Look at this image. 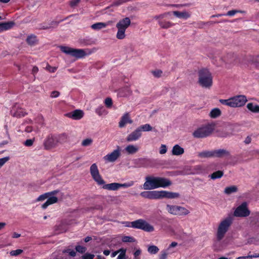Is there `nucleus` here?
<instances>
[{
  "label": "nucleus",
  "mask_w": 259,
  "mask_h": 259,
  "mask_svg": "<svg viewBox=\"0 0 259 259\" xmlns=\"http://www.w3.org/2000/svg\"><path fill=\"white\" fill-rule=\"evenodd\" d=\"M26 42L30 46L35 45L37 42L36 36L32 34L29 35L26 39Z\"/></svg>",
  "instance_id": "nucleus-35"
},
{
  "label": "nucleus",
  "mask_w": 259,
  "mask_h": 259,
  "mask_svg": "<svg viewBox=\"0 0 259 259\" xmlns=\"http://www.w3.org/2000/svg\"><path fill=\"white\" fill-rule=\"evenodd\" d=\"M151 191H144L140 193V195L144 198L150 199Z\"/></svg>",
  "instance_id": "nucleus-50"
},
{
  "label": "nucleus",
  "mask_w": 259,
  "mask_h": 259,
  "mask_svg": "<svg viewBox=\"0 0 259 259\" xmlns=\"http://www.w3.org/2000/svg\"><path fill=\"white\" fill-rule=\"evenodd\" d=\"M83 116V112L81 110H75L72 112L69 115V117L74 120H79L81 119Z\"/></svg>",
  "instance_id": "nucleus-21"
},
{
  "label": "nucleus",
  "mask_w": 259,
  "mask_h": 259,
  "mask_svg": "<svg viewBox=\"0 0 259 259\" xmlns=\"http://www.w3.org/2000/svg\"><path fill=\"white\" fill-rule=\"evenodd\" d=\"M120 252L117 259H125V250L121 249Z\"/></svg>",
  "instance_id": "nucleus-58"
},
{
  "label": "nucleus",
  "mask_w": 259,
  "mask_h": 259,
  "mask_svg": "<svg viewBox=\"0 0 259 259\" xmlns=\"http://www.w3.org/2000/svg\"><path fill=\"white\" fill-rule=\"evenodd\" d=\"M198 156L200 158L214 157L213 151H203L198 153Z\"/></svg>",
  "instance_id": "nucleus-30"
},
{
  "label": "nucleus",
  "mask_w": 259,
  "mask_h": 259,
  "mask_svg": "<svg viewBox=\"0 0 259 259\" xmlns=\"http://www.w3.org/2000/svg\"><path fill=\"white\" fill-rule=\"evenodd\" d=\"M132 91L128 87L121 88L118 91V95L121 97H126L130 96L132 94Z\"/></svg>",
  "instance_id": "nucleus-19"
},
{
  "label": "nucleus",
  "mask_w": 259,
  "mask_h": 259,
  "mask_svg": "<svg viewBox=\"0 0 259 259\" xmlns=\"http://www.w3.org/2000/svg\"><path fill=\"white\" fill-rule=\"evenodd\" d=\"M167 251V250L162 251L159 255V259H166L168 255Z\"/></svg>",
  "instance_id": "nucleus-53"
},
{
  "label": "nucleus",
  "mask_w": 259,
  "mask_h": 259,
  "mask_svg": "<svg viewBox=\"0 0 259 259\" xmlns=\"http://www.w3.org/2000/svg\"><path fill=\"white\" fill-rule=\"evenodd\" d=\"M57 201L58 198L56 197L51 196V197H48V199L47 200V201L42 205L41 207L43 209H46L50 205L55 203L57 202Z\"/></svg>",
  "instance_id": "nucleus-25"
},
{
  "label": "nucleus",
  "mask_w": 259,
  "mask_h": 259,
  "mask_svg": "<svg viewBox=\"0 0 259 259\" xmlns=\"http://www.w3.org/2000/svg\"><path fill=\"white\" fill-rule=\"evenodd\" d=\"M23 250L19 249L15 250H12L10 254L12 256H17L23 252Z\"/></svg>",
  "instance_id": "nucleus-48"
},
{
  "label": "nucleus",
  "mask_w": 259,
  "mask_h": 259,
  "mask_svg": "<svg viewBox=\"0 0 259 259\" xmlns=\"http://www.w3.org/2000/svg\"><path fill=\"white\" fill-rule=\"evenodd\" d=\"M75 249L76 251L79 253H84L87 250V248L85 247L80 245H77L75 247Z\"/></svg>",
  "instance_id": "nucleus-52"
},
{
  "label": "nucleus",
  "mask_w": 259,
  "mask_h": 259,
  "mask_svg": "<svg viewBox=\"0 0 259 259\" xmlns=\"http://www.w3.org/2000/svg\"><path fill=\"white\" fill-rule=\"evenodd\" d=\"M122 241L124 242H133L135 241V239L132 237L125 236L122 237Z\"/></svg>",
  "instance_id": "nucleus-47"
},
{
  "label": "nucleus",
  "mask_w": 259,
  "mask_h": 259,
  "mask_svg": "<svg viewBox=\"0 0 259 259\" xmlns=\"http://www.w3.org/2000/svg\"><path fill=\"white\" fill-rule=\"evenodd\" d=\"M48 193H44L42 195H40L37 199L36 201H44L47 198H48L49 196L48 194Z\"/></svg>",
  "instance_id": "nucleus-49"
},
{
  "label": "nucleus",
  "mask_w": 259,
  "mask_h": 259,
  "mask_svg": "<svg viewBox=\"0 0 259 259\" xmlns=\"http://www.w3.org/2000/svg\"><path fill=\"white\" fill-rule=\"evenodd\" d=\"M44 145L46 149L54 148L58 145L56 135H49L45 140Z\"/></svg>",
  "instance_id": "nucleus-13"
},
{
  "label": "nucleus",
  "mask_w": 259,
  "mask_h": 259,
  "mask_svg": "<svg viewBox=\"0 0 259 259\" xmlns=\"http://www.w3.org/2000/svg\"><path fill=\"white\" fill-rule=\"evenodd\" d=\"M172 13L176 17L184 19H187L191 16L190 14L186 11L182 12L176 11H174Z\"/></svg>",
  "instance_id": "nucleus-18"
},
{
  "label": "nucleus",
  "mask_w": 259,
  "mask_h": 259,
  "mask_svg": "<svg viewBox=\"0 0 259 259\" xmlns=\"http://www.w3.org/2000/svg\"><path fill=\"white\" fill-rule=\"evenodd\" d=\"M152 74L156 77H159L161 76L162 72L160 70H156L152 71Z\"/></svg>",
  "instance_id": "nucleus-54"
},
{
  "label": "nucleus",
  "mask_w": 259,
  "mask_h": 259,
  "mask_svg": "<svg viewBox=\"0 0 259 259\" xmlns=\"http://www.w3.org/2000/svg\"><path fill=\"white\" fill-rule=\"evenodd\" d=\"M138 128L140 130L141 133H142V131L149 132L152 131V126L149 124H145L139 126Z\"/></svg>",
  "instance_id": "nucleus-40"
},
{
  "label": "nucleus",
  "mask_w": 259,
  "mask_h": 259,
  "mask_svg": "<svg viewBox=\"0 0 259 259\" xmlns=\"http://www.w3.org/2000/svg\"><path fill=\"white\" fill-rule=\"evenodd\" d=\"M133 120L130 117L128 113H124L121 117L120 120L119 122V126L120 128L123 127L127 123L132 124Z\"/></svg>",
  "instance_id": "nucleus-17"
},
{
  "label": "nucleus",
  "mask_w": 259,
  "mask_h": 259,
  "mask_svg": "<svg viewBox=\"0 0 259 259\" xmlns=\"http://www.w3.org/2000/svg\"><path fill=\"white\" fill-rule=\"evenodd\" d=\"M125 150L128 154H134L138 151L139 148L134 145H129L125 148Z\"/></svg>",
  "instance_id": "nucleus-27"
},
{
  "label": "nucleus",
  "mask_w": 259,
  "mask_h": 259,
  "mask_svg": "<svg viewBox=\"0 0 259 259\" xmlns=\"http://www.w3.org/2000/svg\"><path fill=\"white\" fill-rule=\"evenodd\" d=\"M46 70L49 71L50 72H55L57 70V67H52L50 65H47L46 67Z\"/></svg>",
  "instance_id": "nucleus-59"
},
{
  "label": "nucleus",
  "mask_w": 259,
  "mask_h": 259,
  "mask_svg": "<svg viewBox=\"0 0 259 259\" xmlns=\"http://www.w3.org/2000/svg\"><path fill=\"white\" fill-rule=\"evenodd\" d=\"M213 130V126L208 124L195 130L193 133V136L196 138H204L210 135Z\"/></svg>",
  "instance_id": "nucleus-6"
},
{
  "label": "nucleus",
  "mask_w": 259,
  "mask_h": 259,
  "mask_svg": "<svg viewBox=\"0 0 259 259\" xmlns=\"http://www.w3.org/2000/svg\"><path fill=\"white\" fill-rule=\"evenodd\" d=\"M33 142H34V140H32V139H28L27 140L25 143H24V145L26 146H31L32 145L33 143Z\"/></svg>",
  "instance_id": "nucleus-61"
},
{
  "label": "nucleus",
  "mask_w": 259,
  "mask_h": 259,
  "mask_svg": "<svg viewBox=\"0 0 259 259\" xmlns=\"http://www.w3.org/2000/svg\"><path fill=\"white\" fill-rule=\"evenodd\" d=\"M141 136L142 133H141L140 130L137 127L135 130L127 135L126 140L128 142L136 141L138 140Z\"/></svg>",
  "instance_id": "nucleus-15"
},
{
  "label": "nucleus",
  "mask_w": 259,
  "mask_h": 259,
  "mask_svg": "<svg viewBox=\"0 0 259 259\" xmlns=\"http://www.w3.org/2000/svg\"><path fill=\"white\" fill-rule=\"evenodd\" d=\"M159 248L155 245H150L148 247V251L149 253L152 254H156L158 251Z\"/></svg>",
  "instance_id": "nucleus-42"
},
{
  "label": "nucleus",
  "mask_w": 259,
  "mask_h": 259,
  "mask_svg": "<svg viewBox=\"0 0 259 259\" xmlns=\"http://www.w3.org/2000/svg\"><path fill=\"white\" fill-rule=\"evenodd\" d=\"M238 12V11H237L236 10L229 11H228L227 12L226 15L230 16H234L235 14H236Z\"/></svg>",
  "instance_id": "nucleus-63"
},
{
  "label": "nucleus",
  "mask_w": 259,
  "mask_h": 259,
  "mask_svg": "<svg viewBox=\"0 0 259 259\" xmlns=\"http://www.w3.org/2000/svg\"><path fill=\"white\" fill-rule=\"evenodd\" d=\"M80 1V0H71L70 5L71 7H75L79 4Z\"/></svg>",
  "instance_id": "nucleus-60"
},
{
  "label": "nucleus",
  "mask_w": 259,
  "mask_h": 259,
  "mask_svg": "<svg viewBox=\"0 0 259 259\" xmlns=\"http://www.w3.org/2000/svg\"><path fill=\"white\" fill-rule=\"evenodd\" d=\"M247 108L250 111L254 112V113H258L259 112V106L256 104H254L252 103H249L247 105Z\"/></svg>",
  "instance_id": "nucleus-34"
},
{
  "label": "nucleus",
  "mask_w": 259,
  "mask_h": 259,
  "mask_svg": "<svg viewBox=\"0 0 259 259\" xmlns=\"http://www.w3.org/2000/svg\"><path fill=\"white\" fill-rule=\"evenodd\" d=\"M95 255L94 254L87 253H85L82 256V259H93Z\"/></svg>",
  "instance_id": "nucleus-57"
},
{
  "label": "nucleus",
  "mask_w": 259,
  "mask_h": 259,
  "mask_svg": "<svg viewBox=\"0 0 259 259\" xmlns=\"http://www.w3.org/2000/svg\"><path fill=\"white\" fill-rule=\"evenodd\" d=\"M95 112L99 116L106 115L108 113V112L103 106H99L98 107H97L95 110Z\"/></svg>",
  "instance_id": "nucleus-37"
},
{
  "label": "nucleus",
  "mask_w": 259,
  "mask_h": 259,
  "mask_svg": "<svg viewBox=\"0 0 259 259\" xmlns=\"http://www.w3.org/2000/svg\"><path fill=\"white\" fill-rule=\"evenodd\" d=\"M221 114V111L219 108H214L210 112L209 115L211 118H215L219 117Z\"/></svg>",
  "instance_id": "nucleus-39"
},
{
  "label": "nucleus",
  "mask_w": 259,
  "mask_h": 259,
  "mask_svg": "<svg viewBox=\"0 0 259 259\" xmlns=\"http://www.w3.org/2000/svg\"><path fill=\"white\" fill-rule=\"evenodd\" d=\"M134 184V181H130L128 182H127V183H123V184H120V183H118V187H119V189L120 188H121V187H123V188H128V187H130L131 186H133Z\"/></svg>",
  "instance_id": "nucleus-45"
},
{
  "label": "nucleus",
  "mask_w": 259,
  "mask_h": 259,
  "mask_svg": "<svg viewBox=\"0 0 259 259\" xmlns=\"http://www.w3.org/2000/svg\"><path fill=\"white\" fill-rule=\"evenodd\" d=\"M121 155V149L119 146L113 150L112 152L108 153L105 156L103 159L106 162H115Z\"/></svg>",
  "instance_id": "nucleus-10"
},
{
  "label": "nucleus",
  "mask_w": 259,
  "mask_h": 259,
  "mask_svg": "<svg viewBox=\"0 0 259 259\" xmlns=\"http://www.w3.org/2000/svg\"><path fill=\"white\" fill-rule=\"evenodd\" d=\"M144 221L145 220H142V219H139L135 221L128 223V224H130L131 225H126V226L128 227H131L134 228L141 229V228L142 226V225H145Z\"/></svg>",
  "instance_id": "nucleus-22"
},
{
  "label": "nucleus",
  "mask_w": 259,
  "mask_h": 259,
  "mask_svg": "<svg viewBox=\"0 0 259 259\" xmlns=\"http://www.w3.org/2000/svg\"><path fill=\"white\" fill-rule=\"evenodd\" d=\"M102 185V188L104 189L110 190V191H116L119 189L118 183H112L110 184H105V183Z\"/></svg>",
  "instance_id": "nucleus-24"
},
{
  "label": "nucleus",
  "mask_w": 259,
  "mask_h": 259,
  "mask_svg": "<svg viewBox=\"0 0 259 259\" xmlns=\"http://www.w3.org/2000/svg\"><path fill=\"white\" fill-rule=\"evenodd\" d=\"M219 101L223 105L232 107L231 98L228 99H220Z\"/></svg>",
  "instance_id": "nucleus-43"
},
{
  "label": "nucleus",
  "mask_w": 259,
  "mask_h": 259,
  "mask_svg": "<svg viewBox=\"0 0 259 259\" xmlns=\"http://www.w3.org/2000/svg\"><path fill=\"white\" fill-rule=\"evenodd\" d=\"M198 83L202 88L209 89L212 84V77L210 72L206 69L198 72Z\"/></svg>",
  "instance_id": "nucleus-2"
},
{
  "label": "nucleus",
  "mask_w": 259,
  "mask_h": 259,
  "mask_svg": "<svg viewBox=\"0 0 259 259\" xmlns=\"http://www.w3.org/2000/svg\"><path fill=\"white\" fill-rule=\"evenodd\" d=\"M93 140L91 138H87L84 139L81 142V146L87 147L91 145L93 143Z\"/></svg>",
  "instance_id": "nucleus-44"
},
{
  "label": "nucleus",
  "mask_w": 259,
  "mask_h": 259,
  "mask_svg": "<svg viewBox=\"0 0 259 259\" xmlns=\"http://www.w3.org/2000/svg\"><path fill=\"white\" fill-rule=\"evenodd\" d=\"M3 25V30H7L12 27L13 25V23H1Z\"/></svg>",
  "instance_id": "nucleus-51"
},
{
  "label": "nucleus",
  "mask_w": 259,
  "mask_h": 259,
  "mask_svg": "<svg viewBox=\"0 0 259 259\" xmlns=\"http://www.w3.org/2000/svg\"><path fill=\"white\" fill-rule=\"evenodd\" d=\"M232 108L242 107L247 101L244 95H238L231 98Z\"/></svg>",
  "instance_id": "nucleus-14"
},
{
  "label": "nucleus",
  "mask_w": 259,
  "mask_h": 259,
  "mask_svg": "<svg viewBox=\"0 0 259 259\" xmlns=\"http://www.w3.org/2000/svg\"><path fill=\"white\" fill-rule=\"evenodd\" d=\"M213 154L214 155V157H220L223 155L227 154L228 152L224 149H219L213 151Z\"/></svg>",
  "instance_id": "nucleus-36"
},
{
  "label": "nucleus",
  "mask_w": 259,
  "mask_h": 259,
  "mask_svg": "<svg viewBox=\"0 0 259 259\" xmlns=\"http://www.w3.org/2000/svg\"><path fill=\"white\" fill-rule=\"evenodd\" d=\"M57 142L59 144H62L68 141V136L65 133H63L58 135H56Z\"/></svg>",
  "instance_id": "nucleus-28"
},
{
  "label": "nucleus",
  "mask_w": 259,
  "mask_h": 259,
  "mask_svg": "<svg viewBox=\"0 0 259 259\" xmlns=\"http://www.w3.org/2000/svg\"><path fill=\"white\" fill-rule=\"evenodd\" d=\"M90 171L92 178L98 185H102L105 184V181L100 174L99 170L96 163H93L91 165Z\"/></svg>",
  "instance_id": "nucleus-8"
},
{
  "label": "nucleus",
  "mask_w": 259,
  "mask_h": 259,
  "mask_svg": "<svg viewBox=\"0 0 259 259\" xmlns=\"http://www.w3.org/2000/svg\"><path fill=\"white\" fill-rule=\"evenodd\" d=\"M205 168L201 165H197L194 166H188L185 169L186 175H200L205 172Z\"/></svg>",
  "instance_id": "nucleus-12"
},
{
  "label": "nucleus",
  "mask_w": 259,
  "mask_h": 259,
  "mask_svg": "<svg viewBox=\"0 0 259 259\" xmlns=\"http://www.w3.org/2000/svg\"><path fill=\"white\" fill-rule=\"evenodd\" d=\"M170 14V12H166L158 15H156L153 19L158 21V23L160 27L163 29H167L174 25V24L169 22L163 20V19Z\"/></svg>",
  "instance_id": "nucleus-9"
},
{
  "label": "nucleus",
  "mask_w": 259,
  "mask_h": 259,
  "mask_svg": "<svg viewBox=\"0 0 259 259\" xmlns=\"http://www.w3.org/2000/svg\"><path fill=\"white\" fill-rule=\"evenodd\" d=\"M250 211L247 207V203L243 202L240 205L237 207L234 212V215L237 217H245L248 216Z\"/></svg>",
  "instance_id": "nucleus-11"
},
{
  "label": "nucleus",
  "mask_w": 259,
  "mask_h": 259,
  "mask_svg": "<svg viewBox=\"0 0 259 259\" xmlns=\"http://www.w3.org/2000/svg\"><path fill=\"white\" fill-rule=\"evenodd\" d=\"M150 195V199H162L163 198L162 190L151 191Z\"/></svg>",
  "instance_id": "nucleus-29"
},
{
  "label": "nucleus",
  "mask_w": 259,
  "mask_h": 259,
  "mask_svg": "<svg viewBox=\"0 0 259 259\" xmlns=\"http://www.w3.org/2000/svg\"><path fill=\"white\" fill-rule=\"evenodd\" d=\"M166 209L169 213L175 215H186L190 212L186 208L179 205L167 204Z\"/></svg>",
  "instance_id": "nucleus-7"
},
{
  "label": "nucleus",
  "mask_w": 259,
  "mask_h": 259,
  "mask_svg": "<svg viewBox=\"0 0 259 259\" xmlns=\"http://www.w3.org/2000/svg\"><path fill=\"white\" fill-rule=\"evenodd\" d=\"M223 172L221 170H218L213 172L211 175H209V177L212 180H215L217 179H220L223 176Z\"/></svg>",
  "instance_id": "nucleus-38"
},
{
  "label": "nucleus",
  "mask_w": 259,
  "mask_h": 259,
  "mask_svg": "<svg viewBox=\"0 0 259 259\" xmlns=\"http://www.w3.org/2000/svg\"><path fill=\"white\" fill-rule=\"evenodd\" d=\"M60 95V93L58 91H53L51 94V97L52 98H57L59 97Z\"/></svg>",
  "instance_id": "nucleus-62"
},
{
  "label": "nucleus",
  "mask_w": 259,
  "mask_h": 259,
  "mask_svg": "<svg viewBox=\"0 0 259 259\" xmlns=\"http://www.w3.org/2000/svg\"><path fill=\"white\" fill-rule=\"evenodd\" d=\"M145 179L146 181L143 185V188L146 190L160 187L166 188L172 184L169 179L163 177L148 176L146 177Z\"/></svg>",
  "instance_id": "nucleus-1"
},
{
  "label": "nucleus",
  "mask_w": 259,
  "mask_h": 259,
  "mask_svg": "<svg viewBox=\"0 0 259 259\" xmlns=\"http://www.w3.org/2000/svg\"><path fill=\"white\" fill-rule=\"evenodd\" d=\"M109 24L110 22H108L107 23L98 22L92 25L91 28L93 29L99 30L102 28H105Z\"/></svg>",
  "instance_id": "nucleus-26"
},
{
  "label": "nucleus",
  "mask_w": 259,
  "mask_h": 259,
  "mask_svg": "<svg viewBox=\"0 0 259 259\" xmlns=\"http://www.w3.org/2000/svg\"><path fill=\"white\" fill-rule=\"evenodd\" d=\"M162 196L163 198L168 199L177 198L180 197V194L178 193L169 192L165 190H162Z\"/></svg>",
  "instance_id": "nucleus-20"
},
{
  "label": "nucleus",
  "mask_w": 259,
  "mask_h": 259,
  "mask_svg": "<svg viewBox=\"0 0 259 259\" xmlns=\"http://www.w3.org/2000/svg\"><path fill=\"white\" fill-rule=\"evenodd\" d=\"M9 160V157L0 158V168Z\"/></svg>",
  "instance_id": "nucleus-56"
},
{
  "label": "nucleus",
  "mask_w": 259,
  "mask_h": 259,
  "mask_svg": "<svg viewBox=\"0 0 259 259\" xmlns=\"http://www.w3.org/2000/svg\"><path fill=\"white\" fill-rule=\"evenodd\" d=\"M144 224L145 225H142V226L141 228V230L148 232H151L154 230L153 226L149 224L146 221H144Z\"/></svg>",
  "instance_id": "nucleus-32"
},
{
  "label": "nucleus",
  "mask_w": 259,
  "mask_h": 259,
  "mask_svg": "<svg viewBox=\"0 0 259 259\" xmlns=\"http://www.w3.org/2000/svg\"><path fill=\"white\" fill-rule=\"evenodd\" d=\"M232 222L233 219L231 217H228L220 222L218 225L217 233V239L218 240H221L225 237Z\"/></svg>",
  "instance_id": "nucleus-4"
},
{
  "label": "nucleus",
  "mask_w": 259,
  "mask_h": 259,
  "mask_svg": "<svg viewBox=\"0 0 259 259\" xmlns=\"http://www.w3.org/2000/svg\"><path fill=\"white\" fill-rule=\"evenodd\" d=\"M259 257V253H255L252 254H248V258H258Z\"/></svg>",
  "instance_id": "nucleus-64"
},
{
  "label": "nucleus",
  "mask_w": 259,
  "mask_h": 259,
  "mask_svg": "<svg viewBox=\"0 0 259 259\" xmlns=\"http://www.w3.org/2000/svg\"><path fill=\"white\" fill-rule=\"evenodd\" d=\"M11 114L13 117L21 118L25 116L27 113L26 111L21 108L14 106L11 111Z\"/></svg>",
  "instance_id": "nucleus-16"
},
{
  "label": "nucleus",
  "mask_w": 259,
  "mask_h": 259,
  "mask_svg": "<svg viewBox=\"0 0 259 259\" xmlns=\"http://www.w3.org/2000/svg\"><path fill=\"white\" fill-rule=\"evenodd\" d=\"M172 154L176 156H180L184 154V149L179 145H175L172 149Z\"/></svg>",
  "instance_id": "nucleus-23"
},
{
  "label": "nucleus",
  "mask_w": 259,
  "mask_h": 259,
  "mask_svg": "<svg viewBox=\"0 0 259 259\" xmlns=\"http://www.w3.org/2000/svg\"><path fill=\"white\" fill-rule=\"evenodd\" d=\"M237 190V187L233 185L225 188L224 193L227 195H230L232 193L236 192Z\"/></svg>",
  "instance_id": "nucleus-33"
},
{
  "label": "nucleus",
  "mask_w": 259,
  "mask_h": 259,
  "mask_svg": "<svg viewBox=\"0 0 259 259\" xmlns=\"http://www.w3.org/2000/svg\"><path fill=\"white\" fill-rule=\"evenodd\" d=\"M250 64L257 67L259 65V56H254L250 57Z\"/></svg>",
  "instance_id": "nucleus-41"
},
{
  "label": "nucleus",
  "mask_w": 259,
  "mask_h": 259,
  "mask_svg": "<svg viewBox=\"0 0 259 259\" xmlns=\"http://www.w3.org/2000/svg\"><path fill=\"white\" fill-rule=\"evenodd\" d=\"M233 135V128L232 125L227 126L221 134V136L223 137H230Z\"/></svg>",
  "instance_id": "nucleus-31"
},
{
  "label": "nucleus",
  "mask_w": 259,
  "mask_h": 259,
  "mask_svg": "<svg viewBox=\"0 0 259 259\" xmlns=\"http://www.w3.org/2000/svg\"><path fill=\"white\" fill-rule=\"evenodd\" d=\"M167 152V147L165 145L162 144L160 146L159 150V153L160 154H164Z\"/></svg>",
  "instance_id": "nucleus-55"
},
{
  "label": "nucleus",
  "mask_w": 259,
  "mask_h": 259,
  "mask_svg": "<svg viewBox=\"0 0 259 259\" xmlns=\"http://www.w3.org/2000/svg\"><path fill=\"white\" fill-rule=\"evenodd\" d=\"M104 103L107 108H111L113 104L112 99L111 98H106L104 101Z\"/></svg>",
  "instance_id": "nucleus-46"
},
{
  "label": "nucleus",
  "mask_w": 259,
  "mask_h": 259,
  "mask_svg": "<svg viewBox=\"0 0 259 259\" xmlns=\"http://www.w3.org/2000/svg\"><path fill=\"white\" fill-rule=\"evenodd\" d=\"M61 51L71 56L74 57L76 59H80L83 58L88 55H90L92 53L89 49H73L66 46H61Z\"/></svg>",
  "instance_id": "nucleus-3"
},
{
  "label": "nucleus",
  "mask_w": 259,
  "mask_h": 259,
  "mask_svg": "<svg viewBox=\"0 0 259 259\" xmlns=\"http://www.w3.org/2000/svg\"><path fill=\"white\" fill-rule=\"evenodd\" d=\"M131 20L130 18L126 17L120 20L116 24L117 32L116 33V38L118 39H123L125 37V30L130 26Z\"/></svg>",
  "instance_id": "nucleus-5"
}]
</instances>
